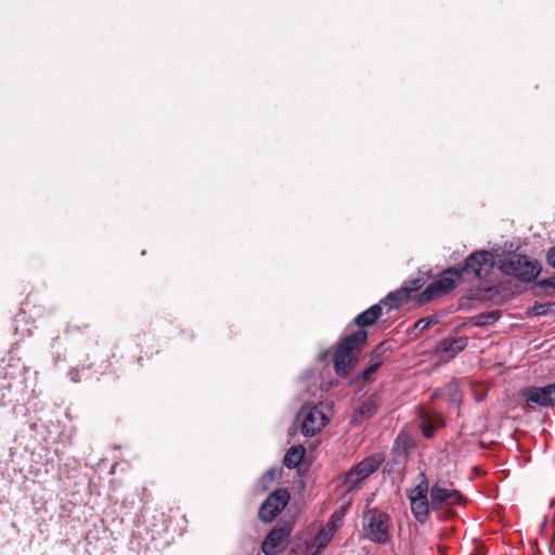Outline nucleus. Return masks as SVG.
<instances>
[{"label": "nucleus", "instance_id": "23", "mask_svg": "<svg viewBox=\"0 0 555 555\" xmlns=\"http://www.w3.org/2000/svg\"><path fill=\"white\" fill-rule=\"evenodd\" d=\"M435 323L436 320L433 317L423 318L415 323L414 328L423 331L430 327Z\"/></svg>", "mask_w": 555, "mask_h": 555}, {"label": "nucleus", "instance_id": "10", "mask_svg": "<svg viewBox=\"0 0 555 555\" xmlns=\"http://www.w3.org/2000/svg\"><path fill=\"white\" fill-rule=\"evenodd\" d=\"M292 530L293 522L289 520L278 524L273 529H271L261 545L263 554L276 555L282 550Z\"/></svg>", "mask_w": 555, "mask_h": 555}, {"label": "nucleus", "instance_id": "3", "mask_svg": "<svg viewBox=\"0 0 555 555\" xmlns=\"http://www.w3.org/2000/svg\"><path fill=\"white\" fill-rule=\"evenodd\" d=\"M326 405L321 402L314 405H304L298 418H301V434L306 437H312L328 423V416L325 413Z\"/></svg>", "mask_w": 555, "mask_h": 555}, {"label": "nucleus", "instance_id": "1", "mask_svg": "<svg viewBox=\"0 0 555 555\" xmlns=\"http://www.w3.org/2000/svg\"><path fill=\"white\" fill-rule=\"evenodd\" d=\"M366 340L367 332L360 328L337 343L333 353V369L337 377L346 379L351 375Z\"/></svg>", "mask_w": 555, "mask_h": 555}, {"label": "nucleus", "instance_id": "5", "mask_svg": "<svg viewBox=\"0 0 555 555\" xmlns=\"http://www.w3.org/2000/svg\"><path fill=\"white\" fill-rule=\"evenodd\" d=\"M495 264L493 255L487 250H478L470 254L461 271L462 276L475 278L479 280L486 279Z\"/></svg>", "mask_w": 555, "mask_h": 555}, {"label": "nucleus", "instance_id": "25", "mask_svg": "<svg viewBox=\"0 0 555 555\" xmlns=\"http://www.w3.org/2000/svg\"><path fill=\"white\" fill-rule=\"evenodd\" d=\"M366 405H361L352 415L351 422L353 424H360L364 418H366L364 408Z\"/></svg>", "mask_w": 555, "mask_h": 555}, {"label": "nucleus", "instance_id": "12", "mask_svg": "<svg viewBox=\"0 0 555 555\" xmlns=\"http://www.w3.org/2000/svg\"><path fill=\"white\" fill-rule=\"evenodd\" d=\"M466 346L467 338L464 336L444 338L438 343L437 352L441 360L448 361L453 359Z\"/></svg>", "mask_w": 555, "mask_h": 555}, {"label": "nucleus", "instance_id": "7", "mask_svg": "<svg viewBox=\"0 0 555 555\" xmlns=\"http://www.w3.org/2000/svg\"><path fill=\"white\" fill-rule=\"evenodd\" d=\"M524 406L532 410L535 406L550 408L555 405V384L529 386L521 390Z\"/></svg>", "mask_w": 555, "mask_h": 555}, {"label": "nucleus", "instance_id": "26", "mask_svg": "<svg viewBox=\"0 0 555 555\" xmlns=\"http://www.w3.org/2000/svg\"><path fill=\"white\" fill-rule=\"evenodd\" d=\"M546 258L548 264L555 268V246L548 250Z\"/></svg>", "mask_w": 555, "mask_h": 555}, {"label": "nucleus", "instance_id": "6", "mask_svg": "<svg viewBox=\"0 0 555 555\" xmlns=\"http://www.w3.org/2000/svg\"><path fill=\"white\" fill-rule=\"evenodd\" d=\"M382 460L377 455H372L363 459L356 466L350 468L344 478V485L348 492L357 489L362 481L367 479L380 466Z\"/></svg>", "mask_w": 555, "mask_h": 555}, {"label": "nucleus", "instance_id": "29", "mask_svg": "<svg viewBox=\"0 0 555 555\" xmlns=\"http://www.w3.org/2000/svg\"><path fill=\"white\" fill-rule=\"evenodd\" d=\"M533 311H534V313H535L537 315H541V314L545 313V309H544V307H543V306H535V307L533 308Z\"/></svg>", "mask_w": 555, "mask_h": 555}, {"label": "nucleus", "instance_id": "9", "mask_svg": "<svg viewBox=\"0 0 555 555\" xmlns=\"http://www.w3.org/2000/svg\"><path fill=\"white\" fill-rule=\"evenodd\" d=\"M287 489L280 488L271 493L260 505L258 516L263 522H271L289 501Z\"/></svg>", "mask_w": 555, "mask_h": 555}, {"label": "nucleus", "instance_id": "17", "mask_svg": "<svg viewBox=\"0 0 555 555\" xmlns=\"http://www.w3.org/2000/svg\"><path fill=\"white\" fill-rule=\"evenodd\" d=\"M410 297L406 295L405 288L402 286L393 292H390L383 300V304L388 306L389 310L393 308H399L403 302H405Z\"/></svg>", "mask_w": 555, "mask_h": 555}, {"label": "nucleus", "instance_id": "8", "mask_svg": "<svg viewBox=\"0 0 555 555\" xmlns=\"http://www.w3.org/2000/svg\"><path fill=\"white\" fill-rule=\"evenodd\" d=\"M462 278L459 269L450 268L444 270L441 275L430 283L420 296L423 302L430 301L431 299L444 295L455 287L457 280Z\"/></svg>", "mask_w": 555, "mask_h": 555}, {"label": "nucleus", "instance_id": "27", "mask_svg": "<svg viewBox=\"0 0 555 555\" xmlns=\"http://www.w3.org/2000/svg\"><path fill=\"white\" fill-rule=\"evenodd\" d=\"M422 430H423V434L425 437L427 438H430L433 436V433H434V427L430 426V425H422Z\"/></svg>", "mask_w": 555, "mask_h": 555}, {"label": "nucleus", "instance_id": "2", "mask_svg": "<svg viewBox=\"0 0 555 555\" xmlns=\"http://www.w3.org/2000/svg\"><path fill=\"white\" fill-rule=\"evenodd\" d=\"M498 268L507 275L524 282L533 281L540 273L541 267L537 260L524 255H512L499 261Z\"/></svg>", "mask_w": 555, "mask_h": 555}, {"label": "nucleus", "instance_id": "15", "mask_svg": "<svg viewBox=\"0 0 555 555\" xmlns=\"http://www.w3.org/2000/svg\"><path fill=\"white\" fill-rule=\"evenodd\" d=\"M411 511L415 519L420 522H425L428 518L430 502L428 498L422 500H412L410 502Z\"/></svg>", "mask_w": 555, "mask_h": 555}, {"label": "nucleus", "instance_id": "20", "mask_svg": "<svg viewBox=\"0 0 555 555\" xmlns=\"http://www.w3.org/2000/svg\"><path fill=\"white\" fill-rule=\"evenodd\" d=\"M500 315L498 311H490L485 313H479L476 315V325L486 326L495 323L499 320Z\"/></svg>", "mask_w": 555, "mask_h": 555}, {"label": "nucleus", "instance_id": "4", "mask_svg": "<svg viewBox=\"0 0 555 555\" xmlns=\"http://www.w3.org/2000/svg\"><path fill=\"white\" fill-rule=\"evenodd\" d=\"M364 532L375 543H385L389 538V517L376 508L364 513Z\"/></svg>", "mask_w": 555, "mask_h": 555}, {"label": "nucleus", "instance_id": "18", "mask_svg": "<svg viewBox=\"0 0 555 555\" xmlns=\"http://www.w3.org/2000/svg\"><path fill=\"white\" fill-rule=\"evenodd\" d=\"M420 478H421V480L417 483V486L408 492V498H409L410 502L412 500H422V499L427 498L428 490H429V483H428L427 477L424 472L420 473Z\"/></svg>", "mask_w": 555, "mask_h": 555}, {"label": "nucleus", "instance_id": "22", "mask_svg": "<svg viewBox=\"0 0 555 555\" xmlns=\"http://www.w3.org/2000/svg\"><path fill=\"white\" fill-rule=\"evenodd\" d=\"M279 475V470L276 469H269L267 470L263 476L261 477L260 482L263 485V490L268 489V483L272 482Z\"/></svg>", "mask_w": 555, "mask_h": 555}, {"label": "nucleus", "instance_id": "30", "mask_svg": "<svg viewBox=\"0 0 555 555\" xmlns=\"http://www.w3.org/2000/svg\"><path fill=\"white\" fill-rule=\"evenodd\" d=\"M550 284H552L553 286H555V279H554V282H551Z\"/></svg>", "mask_w": 555, "mask_h": 555}, {"label": "nucleus", "instance_id": "21", "mask_svg": "<svg viewBox=\"0 0 555 555\" xmlns=\"http://www.w3.org/2000/svg\"><path fill=\"white\" fill-rule=\"evenodd\" d=\"M423 286V280L422 279H413L406 281L402 288H405L408 297L411 296V294L417 289H420Z\"/></svg>", "mask_w": 555, "mask_h": 555}, {"label": "nucleus", "instance_id": "24", "mask_svg": "<svg viewBox=\"0 0 555 555\" xmlns=\"http://www.w3.org/2000/svg\"><path fill=\"white\" fill-rule=\"evenodd\" d=\"M362 405H366L364 408L366 417H371L376 412V403L373 398L366 400Z\"/></svg>", "mask_w": 555, "mask_h": 555}, {"label": "nucleus", "instance_id": "28", "mask_svg": "<svg viewBox=\"0 0 555 555\" xmlns=\"http://www.w3.org/2000/svg\"><path fill=\"white\" fill-rule=\"evenodd\" d=\"M328 356H330V350H324L323 352L319 353L317 358L319 361L323 362V361L327 360Z\"/></svg>", "mask_w": 555, "mask_h": 555}, {"label": "nucleus", "instance_id": "13", "mask_svg": "<svg viewBox=\"0 0 555 555\" xmlns=\"http://www.w3.org/2000/svg\"><path fill=\"white\" fill-rule=\"evenodd\" d=\"M388 346L386 343L379 344L371 353L369 365L359 373V378L366 379L384 362Z\"/></svg>", "mask_w": 555, "mask_h": 555}, {"label": "nucleus", "instance_id": "19", "mask_svg": "<svg viewBox=\"0 0 555 555\" xmlns=\"http://www.w3.org/2000/svg\"><path fill=\"white\" fill-rule=\"evenodd\" d=\"M332 533L321 530L311 541L309 546L310 550H313L312 555L318 554L323 547H325L332 540Z\"/></svg>", "mask_w": 555, "mask_h": 555}, {"label": "nucleus", "instance_id": "14", "mask_svg": "<svg viewBox=\"0 0 555 555\" xmlns=\"http://www.w3.org/2000/svg\"><path fill=\"white\" fill-rule=\"evenodd\" d=\"M383 308L379 304L373 305L365 311L356 317L354 323L359 326H369L382 315Z\"/></svg>", "mask_w": 555, "mask_h": 555}, {"label": "nucleus", "instance_id": "11", "mask_svg": "<svg viewBox=\"0 0 555 555\" xmlns=\"http://www.w3.org/2000/svg\"><path fill=\"white\" fill-rule=\"evenodd\" d=\"M462 493L451 487H447L444 482L438 481L430 489V507L438 511L443 506H453L462 503Z\"/></svg>", "mask_w": 555, "mask_h": 555}, {"label": "nucleus", "instance_id": "16", "mask_svg": "<svg viewBox=\"0 0 555 555\" xmlns=\"http://www.w3.org/2000/svg\"><path fill=\"white\" fill-rule=\"evenodd\" d=\"M304 455L305 448L302 446H294L286 452L283 463L288 468H295L300 464Z\"/></svg>", "mask_w": 555, "mask_h": 555}]
</instances>
